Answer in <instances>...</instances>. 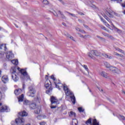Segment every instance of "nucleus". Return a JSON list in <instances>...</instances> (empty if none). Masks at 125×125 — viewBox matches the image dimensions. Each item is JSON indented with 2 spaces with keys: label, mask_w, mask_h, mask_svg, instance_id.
I'll return each mask as SVG.
<instances>
[{
  "label": "nucleus",
  "mask_w": 125,
  "mask_h": 125,
  "mask_svg": "<svg viewBox=\"0 0 125 125\" xmlns=\"http://www.w3.org/2000/svg\"><path fill=\"white\" fill-rule=\"evenodd\" d=\"M51 101V108L54 109L57 107V105L59 104V102L55 98L54 96H52L50 99Z\"/></svg>",
  "instance_id": "obj_1"
},
{
  "label": "nucleus",
  "mask_w": 125,
  "mask_h": 125,
  "mask_svg": "<svg viewBox=\"0 0 125 125\" xmlns=\"http://www.w3.org/2000/svg\"><path fill=\"white\" fill-rule=\"evenodd\" d=\"M36 94V89L34 88L33 85H30L28 87V91L27 95L29 97H34Z\"/></svg>",
  "instance_id": "obj_2"
},
{
  "label": "nucleus",
  "mask_w": 125,
  "mask_h": 125,
  "mask_svg": "<svg viewBox=\"0 0 125 125\" xmlns=\"http://www.w3.org/2000/svg\"><path fill=\"white\" fill-rule=\"evenodd\" d=\"M86 125H99V122H97L96 119H93L92 121V119L90 118L85 122Z\"/></svg>",
  "instance_id": "obj_3"
},
{
  "label": "nucleus",
  "mask_w": 125,
  "mask_h": 125,
  "mask_svg": "<svg viewBox=\"0 0 125 125\" xmlns=\"http://www.w3.org/2000/svg\"><path fill=\"white\" fill-rule=\"evenodd\" d=\"M61 86L63 87V89L64 90L65 95H66V96H70V95L71 96L73 94H74V93H73V92L70 90V89L67 87V85H64L63 86V84H62Z\"/></svg>",
  "instance_id": "obj_4"
},
{
  "label": "nucleus",
  "mask_w": 125,
  "mask_h": 125,
  "mask_svg": "<svg viewBox=\"0 0 125 125\" xmlns=\"http://www.w3.org/2000/svg\"><path fill=\"white\" fill-rule=\"evenodd\" d=\"M93 55H95V56H99V55H100V53L98 52L97 50H93L88 53V56L90 57V58H93Z\"/></svg>",
  "instance_id": "obj_5"
},
{
  "label": "nucleus",
  "mask_w": 125,
  "mask_h": 125,
  "mask_svg": "<svg viewBox=\"0 0 125 125\" xmlns=\"http://www.w3.org/2000/svg\"><path fill=\"white\" fill-rule=\"evenodd\" d=\"M13 72H12V74H13V75H12V79H13V81L14 82H17L18 81V77H17V75L15 74V73H16V67H13L12 68Z\"/></svg>",
  "instance_id": "obj_6"
},
{
  "label": "nucleus",
  "mask_w": 125,
  "mask_h": 125,
  "mask_svg": "<svg viewBox=\"0 0 125 125\" xmlns=\"http://www.w3.org/2000/svg\"><path fill=\"white\" fill-rule=\"evenodd\" d=\"M0 113H4V112L7 113L10 112V108L7 105H3L0 107Z\"/></svg>",
  "instance_id": "obj_7"
},
{
  "label": "nucleus",
  "mask_w": 125,
  "mask_h": 125,
  "mask_svg": "<svg viewBox=\"0 0 125 125\" xmlns=\"http://www.w3.org/2000/svg\"><path fill=\"white\" fill-rule=\"evenodd\" d=\"M20 73L23 77H26L27 80H31V78H30V76L28 75V73H27V71L26 70H24V69H21L20 70Z\"/></svg>",
  "instance_id": "obj_8"
},
{
  "label": "nucleus",
  "mask_w": 125,
  "mask_h": 125,
  "mask_svg": "<svg viewBox=\"0 0 125 125\" xmlns=\"http://www.w3.org/2000/svg\"><path fill=\"white\" fill-rule=\"evenodd\" d=\"M106 14H107V15H108V16H109V17H110L111 18H113V17H114V15H115V16H118V15H119V14H118V13H117L114 11H112V12L107 11L106 12Z\"/></svg>",
  "instance_id": "obj_9"
},
{
  "label": "nucleus",
  "mask_w": 125,
  "mask_h": 125,
  "mask_svg": "<svg viewBox=\"0 0 125 125\" xmlns=\"http://www.w3.org/2000/svg\"><path fill=\"white\" fill-rule=\"evenodd\" d=\"M6 56L8 59H12L14 57V55L12 53V51H9L6 53Z\"/></svg>",
  "instance_id": "obj_10"
},
{
  "label": "nucleus",
  "mask_w": 125,
  "mask_h": 125,
  "mask_svg": "<svg viewBox=\"0 0 125 125\" xmlns=\"http://www.w3.org/2000/svg\"><path fill=\"white\" fill-rule=\"evenodd\" d=\"M2 82H3V83H6L7 82H8L9 80H8V76H3L2 78Z\"/></svg>",
  "instance_id": "obj_11"
},
{
  "label": "nucleus",
  "mask_w": 125,
  "mask_h": 125,
  "mask_svg": "<svg viewBox=\"0 0 125 125\" xmlns=\"http://www.w3.org/2000/svg\"><path fill=\"white\" fill-rule=\"evenodd\" d=\"M70 98L73 104H76V97H75V95H74V94L70 96Z\"/></svg>",
  "instance_id": "obj_12"
},
{
  "label": "nucleus",
  "mask_w": 125,
  "mask_h": 125,
  "mask_svg": "<svg viewBox=\"0 0 125 125\" xmlns=\"http://www.w3.org/2000/svg\"><path fill=\"white\" fill-rule=\"evenodd\" d=\"M46 116L45 115H39L37 116L38 120H42V119H45Z\"/></svg>",
  "instance_id": "obj_13"
},
{
  "label": "nucleus",
  "mask_w": 125,
  "mask_h": 125,
  "mask_svg": "<svg viewBox=\"0 0 125 125\" xmlns=\"http://www.w3.org/2000/svg\"><path fill=\"white\" fill-rule=\"evenodd\" d=\"M36 106H37V104H36V103H33L30 104L29 107L30 109H36Z\"/></svg>",
  "instance_id": "obj_14"
},
{
  "label": "nucleus",
  "mask_w": 125,
  "mask_h": 125,
  "mask_svg": "<svg viewBox=\"0 0 125 125\" xmlns=\"http://www.w3.org/2000/svg\"><path fill=\"white\" fill-rule=\"evenodd\" d=\"M69 116L71 117V118H75L76 117V113L74 112L73 111H70L68 113Z\"/></svg>",
  "instance_id": "obj_15"
},
{
  "label": "nucleus",
  "mask_w": 125,
  "mask_h": 125,
  "mask_svg": "<svg viewBox=\"0 0 125 125\" xmlns=\"http://www.w3.org/2000/svg\"><path fill=\"white\" fill-rule=\"evenodd\" d=\"M52 87L50 86L48 90L46 91V93L47 94L50 95L51 94V92H52Z\"/></svg>",
  "instance_id": "obj_16"
},
{
  "label": "nucleus",
  "mask_w": 125,
  "mask_h": 125,
  "mask_svg": "<svg viewBox=\"0 0 125 125\" xmlns=\"http://www.w3.org/2000/svg\"><path fill=\"white\" fill-rule=\"evenodd\" d=\"M19 102H22L24 100V95L21 94V96H19L18 98Z\"/></svg>",
  "instance_id": "obj_17"
},
{
  "label": "nucleus",
  "mask_w": 125,
  "mask_h": 125,
  "mask_svg": "<svg viewBox=\"0 0 125 125\" xmlns=\"http://www.w3.org/2000/svg\"><path fill=\"white\" fill-rule=\"evenodd\" d=\"M120 72L121 70H120V69H119L118 68L115 67L112 73L114 74H120Z\"/></svg>",
  "instance_id": "obj_18"
},
{
  "label": "nucleus",
  "mask_w": 125,
  "mask_h": 125,
  "mask_svg": "<svg viewBox=\"0 0 125 125\" xmlns=\"http://www.w3.org/2000/svg\"><path fill=\"white\" fill-rule=\"evenodd\" d=\"M64 36H66V37H67V38H69L70 40L75 41V40H74V37L71 36L69 34H68V33H64Z\"/></svg>",
  "instance_id": "obj_19"
},
{
  "label": "nucleus",
  "mask_w": 125,
  "mask_h": 125,
  "mask_svg": "<svg viewBox=\"0 0 125 125\" xmlns=\"http://www.w3.org/2000/svg\"><path fill=\"white\" fill-rule=\"evenodd\" d=\"M72 125H78V120L77 119H72Z\"/></svg>",
  "instance_id": "obj_20"
},
{
  "label": "nucleus",
  "mask_w": 125,
  "mask_h": 125,
  "mask_svg": "<svg viewBox=\"0 0 125 125\" xmlns=\"http://www.w3.org/2000/svg\"><path fill=\"white\" fill-rule=\"evenodd\" d=\"M102 16H103V17H104V19H106V20H107V21H108L109 22H111V20H110V19L109 18H108V17H107V16L106 15H105L104 14H102Z\"/></svg>",
  "instance_id": "obj_21"
},
{
  "label": "nucleus",
  "mask_w": 125,
  "mask_h": 125,
  "mask_svg": "<svg viewBox=\"0 0 125 125\" xmlns=\"http://www.w3.org/2000/svg\"><path fill=\"white\" fill-rule=\"evenodd\" d=\"M102 16H103V17H104V19H106V20H107V21H108L109 22H111V20H110V19L109 18H108V17H107V16L106 15H105L104 14H102Z\"/></svg>",
  "instance_id": "obj_22"
},
{
  "label": "nucleus",
  "mask_w": 125,
  "mask_h": 125,
  "mask_svg": "<svg viewBox=\"0 0 125 125\" xmlns=\"http://www.w3.org/2000/svg\"><path fill=\"white\" fill-rule=\"evenodd\" d=\"M100 75H102V77H104V78H107V73L104 71H102Z\"/></svg>",
  "instance_id": "obj_23"
},
{
  "label": "nucleus",
  "mask_w": 125,
  "mask_h": 125,
  "mask_svg": "<svg viewBox=\"0 0 125 125\" xmlns=\"http://www.w3.org/2000/svg\"><path fill=\"white\" fill-rule=\"evenodd\" d=\"M42 111V109H41V108H38L36 109H35V114H40V113H41V112Z\"/></svg>",
  "instance_id": "obj_24"
},
{
  "label": "nucleus",
  "mask_w": 125,
  "mask_h": 125,
  "mask_svg": "<svg viewBox=\"0 0 125 125\" xmlns=\"http://www.w3.org/2000/svg\"><path fill=\"white\" fill-rule=\"evenodd\" d=\"M11 62L14 65H18V60H13Z\"/></svg>",
  "instance_id": "obj_25"
},
{
  "label": "nucleus",
  "mask_w": 125,
  "mask_h": 125,
  "mask_svg": "<svg viewBox=\"0 0 125 125\" xmlns=\"http://www.w3.org/2000/svg\"><path fill=\"white\" fill-rule=\"evenodd\" d=\"M103 55V56L105 57V58H108V59H112V58H113V57H112V56L108 55L106 54H104Z\"/></svg>",
  "instance_id": "obj_26"
},
{
  "label": "nucleus",
  "mask_w": 125,
  "mask_h": 125,
  "mask_svg": "<svg viewBox=\"0 0 125 125\" xmlns=\"http://www.w3.org/2000/svg\"><path fill=\"white\" fill-rule=\"evenodd\" d=\"M49 85H50V83L49 84V83H48V82H46V81L45 82V87H46V88H48V87H49Z\"/></svg>",
  "instance_id": "obj_27"
},
{
  "label": "nucleus",
  "mask_w": 125,
  "mask_h": 125,
  "mask_svg": "<svg viewBox=\"0 0 125 125\" xmlns=\"http://www.w3.org/2000/svg\"><path fill=\"white\" fill-rule=\"evenodd\" d=\"M78 110L80 113H83V112H84V109H83L82 107H78Z\"/></svg>",
  "instance_id": "obj_28"
},
{
  "label": "nucleus",
  "mask_w": 125,
  "mask_h": 125,
  "mask_svg": "<svg viewBox=\"0 0 125 125\" xmlns=\"http://www.w3.org/2000/svg\"><path fill=\"white\" fill-rule=\"evenodd\" d=\"M58 13L61 15L62 18V19H65L66 18L65 16H64V14H63V13H62L61 11H58Z\"/></svg>",
  "instance_id": "obj_29"
},
{
  "label": "nucleus",
  "mask_w": 125,
  "mask_h": 125,
  "mask_svg": "<svg viewBox=\"0 0 125 125\" xmlns=\"http://www.w3.org/2000/svg\"><path fill=\"white\" fill-rule=\"evenodd\" d=\"M48 76H49V74H48V75H45V79L46 82H49V83H50V85H51V82H50V80H48Z\"/></svg>",
  "instance_id": "obj_30"
},
{
  "label": "nucleus",
  "mask_w": 125,
  "mask_h": 125,
  "mask_svg": "<svg viewBox=\"0 0 125 125\" xmlns=\"http://www.w3.org/2000/svg\"><path fill=\"white\" fill-rule=\"evenodd\" d=\"M118 118L119 120H123V121L125 120V117L124 116L119 115L118 116Z\"/></svg>",
  "instance_id": "obj_31"
},
{
  "label": "nucleus",
  "mask_w": 125,
  "mask_h": 125,
  "mask_svg": "<svg viewBox=\"0 0 125 125\" xmlns=\"http://www.w3.org/2000/svg\"><path fill=\"white\" fill-rule=\"evenodd\" d=\"M20 91H21V89H16L15 90V94H16V95H18L19 94V92H20Z\"/></svg>",
  "instance_id": "obj_32"
},
{
  "label": "nucleus",
  "mask_w": 125,
  "mask_h": 125,
  "mask_svg": "<svg viewBox=\"0 0 125 125\" xmlns=\"http://www.w3.org/2000/svg\"><path fill=\"white\" fill-rule=\"evenodd\" d=\"M99 18H100L102 22H103V23H106V21L105 20H104V19H103V18L102 17H101V16H99Z\"/></svg>",
  "instance_id": "obj_33"
},
{
  "label": "nucleus",
  "mask_w": 125,
  "mask_h": 125,
  "mask_svg": "<svg viewBox=\"0 0 125 125\" xmlns=\"http://www.w3.org/2000/svg\"><path fill=\"white\" fill-rule=\"evenodd\" d=\"M104 66H105L106 68H110L111 67L110 63L106 62L104 63Z\"/></svg>",
  "instance_id": "obj_34"
},
{
  "label": "nucleus",
  "mask_w": 125,
  "mask_h": 125,
  "mask_svg": "<svg viewBox=\"0 0 125 125\" xmlns=\"http://www.w3.org/2000/svg\"><path fill=\"white\" fill-rule=\"evenodd\" d=\"M83 68L85 69V70H86V71H87V72H88L89 71V69H88V68L87 67V66L86 65H82Z\"/></svg>",
  "instance_id": "obj_35"
},
{
  "label": "nucleus",
  "mask_w": 125,
  "mask_h": 125,
  "mask_svg": "<svg viewBox=\"0 0 125 125\" xmlns=\"http://www.w3.org/2000/svg\"><path fill=\"white\" fill-rule=\"evenodd\" d=\"M24 105H29L30 104V102L28 100H25L23 102Z\"/></svg>",
  "instance_id": "obj_36"
},
{
  "label": "nucleus",
  "mask_w": 125,
  "mask_h": 125,
  "mask_svg": "<svg viewBox=\"0 0 125 125\" xmlns=\"http://www.w3.org/2000/svg\"><path fill=\"white\" fill-rule=\"evenodd\" d=\"M54 83H55V85H56V87L57 88H59V85H58V84H60L61 83H59V82L56 83V82H54Z\"/></svg>",
  "instance_id": "obj_37"
},
{
  "label": "nucleus",
  "mask_w": 125,
  "mask_h": 125,
  "mask_svg": "<svg viewBox=\"0 0 125 125\" xmlns=\"http://www.w3.org/2000/svg\"><path fill=\"white\" fill-rule=\"evenodd\" d=\"M66 13H68V14H69V15H71V16H72L73 17H76V15H75V14H72L69 12H65Z\"/></svg>",
  "instance_id": "obj_38"
},
{
  "label": "nucleus",
  "mask_w": 125,
  "mask_h": 125,
  "mask_svg": "<svg viewBox=\"0 0 125 125\" xmlns=\"http://www.w3.org/2000/svg\"><path fill=\"white\" fill-rule=\"evenodd\" d=\"M42 3L43 4L47 5V4H48V1L47 0H43Z\"/></svg>",
  "instance_id": "obj_39"
},
{
  "label": "nucleus",
  "mask_w": 125,
  "mask_h": 125,
  "mask_svg": "<svg viewBox=\"0 0 125 125\" xmlns=\"http://www.w3.org/2000/svg\"><path fill=\"white\" fill-rule=\"evenodd\" d=\"M100 27L101 28V29H103V30H104V31H107V32H108V30H107L106 27H105V26L103 25H100Z\"/></svg>",
  "instance_id": "obj_40"
},
{
  "label": "nucleus",
  "mask_w": 125,
  "mask_h": 125,
  "mask_svg": "<svg viewBox=\"0 0 125 125\" xmlns=\"http://www.w3.org/2000/svg\"><path fill=\"white\" fill-rule=\"evenodd\" d=\"M114 55H116L117 56H119V57H122L123 56L122 55L119 54V53L115 52L114 53Z\"/></svg>",
  "instance_id": "obj_41"
},
{
  "label": "nucleus",
  "mask_w": 125,
  "mask_h": 125,
  "mask_svg": "<svg viewBox=\"0 0 125 125\" xmlns=\"http://www.w3.org/2000/svg\"><path fill=\"white\" fill-rule=\"evenodd\" d=\"M115 68H116V67L110 66L109 68L110 70L111 71V72H113Z\"/></svg>",
  "instance_id": "obj_42"
},
{
  "label": "nucleus",
  "mask_w": 125,
  "mask_h": 125,
  "mask_svg": "<svg viewBox=\"0 0 125 125\" xmlns=\"http://www.w3.org/2000/svg\"><path fill=\"white\" fill-rule=\"evenodd\" d=\"M83 26L84 27V28H85L86 29H87L88 30H90V28H89V27H88V26L83 24Z\"/></svg>",
  "instance_id": "obj_43"
},
{
  "label": "nucleus",
  "mask_w": 125,
  "mask_h": 125,
  "mask_svg": "<svg viewBox=\"0 0 125 125\" xmlns=\"http://www.w3.org/2000/svg\"><path fill=\"white\" fill-rule=\"evenodd\" d=\"M51 79L53 80V81H55L56 79H55V77H54V75H51Z\"/></svg>",
  "instance_id": "obj_44"
},
{
  "label": "nucleus",
  "mask_w": 125,
  "mask_h": 125,
  "mask_svg": "<svg viewBox=\"0 0 125 125\" xmlns=\"http://www.w3.org/2000/svg\"><path fill=\"white\" fill-rule=\"evenodd\" d=\"M103 35H104V36L105 37H109V35L107 33H103Z\"/></svg>",
  "instance_id": "obj_45"
},
{
  "label": "nucleus",
  "mask_w": 125,
  "mask_h": 125,
  "mask_svg": "<svg viewBox=\"0 0 125 125\" xmlns=\"http://www.w3.org/2000/svg\"><path fill=\"white\" fill-rule=\"evenodd\" d=\"M97 38H98V39H100V40H104V39L103 37H101L98 35H97Z\"/></svg>",
  "instance_id": "obj_46"
},
{
  "label": "nucleus",
  "mask_w": 125,
  "mask_h": 125,
  "mask_svg": "<svg viewBox=\"0 0 125 125\" xmlns=\"http://www.w3.org/2000/svg\"><path fill=\"white\" fill-rule=\"evenodd\" d=\"M2 97V94L1 93V91H0V100H1Z\"/></svg>",
  "instance_id": "obj_47"
},
{
  "label": "nucleus",
  "mask_w": 125,
  "mask_h": 125,
  "mask_svg": "<svg viewBox=\"0 0 125 125\" xmlns=\"http://www.w3.org/2000/svg\"><path fill=\"white\" fill-rule=\"evenodd\" d=\"M107 38H109V39H111V40H113V39H114V37H113L112 36H109V35H108V37Z\"/></svg>",
  "instance_id": "obj_48"
},
{
  "label": "nucleus",
  "mask_w": 125,
  "mask_h": 125,
  "mask_svg": "<svg viewBox=\"0 0 125 125\" xmlns=\"http://www.w3.org/2000/svg\"><path fill=\"white\" fill-rule=\"evenodd\" d=\"M79 32H81V33H84V34H85V31H84V30H79Z\"/></svg>",
  "instance_id": "obj_49"
},
{
  "label": "nucleus",
  "mask_w": 125,
  "mask_h": 125,
  "mask_svg": "<svg viewBox=\"0 0 125 125\" xmlns=\"http://www.w3.org/2000/svg\"><path fill=\"white\" fill-rule=\"evenodd\" d=\"M121 5H122V7H125V3L123 2Z\"/></svg>",
  "instance_id": "obj_50"
},
{
  "label": "nucleus",
  "mask_w": 125,
  "mask_h": 125,
  "mask_svg": "<svg viewBox=\"0 0 125 125\" xmlns=\"http://www.w3.org/2000/svg\"><path fill=\"white\" fill-rule=\"evenodd\" d=\"M117 50H118V51H120V52H122V49L119 48H117Z\"/></svg>",
  "instance_id": "obj_51"
},
{
  "label": "nucleus",
  "mask_w": 125,
  "mask_h": 125,
  "mask_svg": "<svg viewBox=\"0 0 125 125\" xmlns=\"http://www.w3.org/2000/svg\"><path fill=\"white\" fill-rule=\"evenodd\" d=\"M117 32L120 34L121 33H122V31L119 29H117Z\"/></svg>",
  "instance_id": "obj_52"
},
{
  "label": "nucleus",
  "mask_w": 125,
  "mask_h": 125,
  "mask_svg": "<svg viewBox=\"0 0 125 125\" xmlns=\"http://www.w3.org/2000/svg\"><path fill=\"white\" fill-rule=\"evenodd\" d=\"M40 125H45V124L44 123V122H41L40 123Z\"/></svg>",
  "instance_id": "obj_53"
},
{
  "label": "nucleus",
  "mask_w": 125,
  "mask_h": 125,
  "mask_svg": "<svg viewBox=\"0 0 125 125\" xmlns=\"http://www.w3.org/2000/svg\"><path fill=\"white\" fill-rule=\"evenodd\" d=\"M2 46H3V44L0 45V49H2Z\"/></svg>",
  "instance_id": "obj_54"
},
{
  "label": "nucleus",
  "mask_w": 125,
  "mask_h": 125,
  "mask_svg": "<svg viewBox=\"0 0 125 125\" xmlns=\"http://www.w3.org/2000/svg\"><path fill=\"white\" fill-rule=\"evenodd\" d=\"M98 89L100 90V91H103V89H101L100 88H99V87H98Z\"/></svg>",
  "instance_id": "obj_55"
},
{
  "label": "nucleus",
  "mask_w": 125,
  "mask_h": 125,
  "mask_svg": "<svg viewBox=\"0 0 125 125\" xmlns=\"http://www.w3.org/2000/svg\"><path fill=\"white\" fill-rule=\"evenodd\" d=\"M16 67V69H17L19 71H20H20H21V70H20V67H18V68L16 67Z\"/></svg>",
  "instance_id": "obj_56"
},
{
  "label": "nucleus",
  "mask_w": 125,
  "mask_h": 125,
  "mask_svg": "<svg viewBox=\"0 0 125 125\" xmlns=\"http://www.w3.org/2000/svg\"><path fill=\"white\" fill-rule=\"evenodd\" d=\"M54 15L55 16H58V14H57V13H54Z\"/></svg>",
  "instance_id": "obj_57"
},
{
  "label": "nucleus",
  "mask_w": 125,
  "mask_h": 125,
  "mask_svg": "<svg viewBox=\"0 0 125 125\" xmlns=\"http://www.w3.org/2000/svg\"><path fill=\"white\" fill-rule=\"evenodd\" d=\"M62 25L63 26H66V23L65 22H62Z\"/></svg>",
  "instance_id": "obj_58"
},
{
  "label": "nucleus",
  "mask_w": 125,
  "mask_h": 125,
  "mask_svg": "<svg viewBox=\"0 0 125 125\" xmlns=\"http://www.w3.org/2000/svg\"><path fill=\"white\" fill-rule=\"evenodd\" d=\"M80 15H84V14L83 13H82V12L80 13Z\"/></svg>",
  "instance_id": "obj_59"
},
{
  "label": "nucleus",
  "mask_w": 125,
  "mask_h": 125,
  "mask_svg": "<svg viewBox=\"0 0 125 125\" xmlns=\"http://www.w3.org/2000/svg\"><path fill=\"white\" fill-rule=\"evenodd\" d=\"M7 49V48L6 47V46H4V50L6 51V49Z\"/></svg>",
  "instance_id": "obj_60"
},
{
  "label": "nucleus",
  "mask_w": 125,
  "mask_h": 125,
  "mask_svg": "<svg viewBox=\"0 0 125 125\" xmlns=\"http://www.w3.org/2000/svg\"><path fill=\"white\" fill-rule=\"evenodd\" d=\"M76 30L77 31H80L79 30H81V29H80V28H76Z\"/></svg>",
  "instance_id": "obj_61"
},
{
  "label": "nucleus",
  "mask_w": 125,
  "mask_h": 125,
  "mask_svg": "<svg viewBox=\"0 0 125 125\" xmlns=\"http://www.w3.org/2000/svg\"><path fill=\"white\" fill-rule=\"evenodd\" d=\"M91 3H93V2H94V1H93V0H91V1H90Z\"/></svg>",
  "instance_id": "obj_62"
},
{
  "label": "nucleus",
  "mask_w": 125,
  "mask_h": 125,
  "mask_svg": "<svg viewBox=\"0 0 125 125\" xmlns=\"http://www.w3.org/2000/svg\"><path fill=\"white\" fill-rule=\"evenodd\" d=\"M60 2H62L63 3V0H59Z\"/></svg>",
  "instance_id": "obj_63"
},
{
  "label": "nucleus",
  "mask_w": 125,
  "mask_h": 125,
  "mask_svg": "<svg viewBox=\"0 0 125 125\" xmlns=\"http://www.w3.org/2000/svg\"><path fill=\"white\" fill-rule=\"evenodd\" d=\"M15 26H16V28H19L18 25H17V24H15Z\"/></svg>",
  "instance_id": "obj_64"
}]
</instances>
